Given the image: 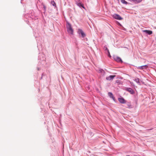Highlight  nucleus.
<instances>
[{"label":"nucleus","mask_w":156,"mask_h":156,"mask_svg":"<svg viewBox=\"0 0 156 156\" xmlns=\"http://www.w3.org/2000/svg\"><path fill=\"white\" fill-rule=\"evenodd\" d=\"M115 76V75H110L106 77V79L108 80H112Z\"/></svg>","instance_id":"39448f33"},{"label":"nucleus","mask_w":156,"mask_h":156,"mask_svg":"<svg viewBox=\"0 0 156 156\" xmlns=\"http://www.w3.org/2000/svg\"><path fill=\"white\" fill-rule=\"evenodd\" d=\"M108 49L107 48H105V50H107L108 51Z\"/></svg>","instance_id":"f3484780"},{"label":"nucleus","mask_w":156,"mask_h":156,"mask_svg":"<svg viewBox=\"0 0 156 156\" xmlns=\"http://www.w3.org/2000/svg\"><path fill=\"white\" fill-rule=\"evenodd\" d=\"M119 101L121 103L124 104L126 102V101L123 98H120L118 99Z\"/></svg>","instance_id":"20e7f679"},{"label":"nucleus","mask_w":156,"mask_h":156,"mask_svg":"<svg viewBox=\"0 0 156 156\" xmlns=\"http://www.w3.org/2000/svg\"><path fill=\"white\" fill-rule=\"evenodd\" d=\"M66 27L68 33L70 34H73V30L71 27V24L68 23L66 25Z\"/></svg>","instance_id":"f257e3e1"},{"label":"nucleus","mask_w":156,"mask_h":156,"mask_svg":"<svg viewBox=\"0 0 156 156\" xmlns=\"http://www.w3.org/2000/svg\"><path fill=\"white\" fill-rule=\"evenodd\" d=\"M143 32H144L146 33L151 35L152 34V31L150 30H143Z\"/></svg>","instance_id":"0eeeda50"},{"label":"nucleus","mask_w":156,"mask_h":156,"mask_svg":"<svg viewBox=\"0 0 156 156\" xmlns=\"http://www.w3.org/2000/svg\"><path fill=\"white\" fill-rule=\"evenodd\" d=\"M121 2L122 3L125 4H127V2H126L125 0H121Z\"/></svg>","instance_id":"ddd939ff"},{"label":"nucleus","mask_w":156,"mask_h":156,"mask_svg":"<svg viewBox=\"0 0 156 156\" xmlns=\"http://www.w3.org/2000/svg\"><path fill=\"white\" fill-rule=\"evenodd\" d=\"M113 16L117 20H121L122 19V18L119 15L117 14H114Z\"/></svg>","instance_id":"7ed1b4c3"},{"label":"nucleus","mask_w":156,"mask_h":156,"mask_svg":"<svg viewBox=\"0 0 156 156\" xmlns=\"http://www.w3.org/2000/svg\"><path fill=\"white\" fill-rule=\"evenodd\" d=\"M135 81L137 83H139L140 82L138 78H137V79H135Z\"/></svg>","instance_id":"4468645a"},{"label":"nucleus","mask_w":156,"mask_h":156,"mask_svg":"<svg viewBox=\"0 0 156 156\" xmlns=\"http://www.w3.org/2000/svg\"><path fill=\"white\" fill-rule=\"evenodd\" d=\"M147 65H144L138 67V68L139 69H146L147 67Z\"/></svg>","instance_id":"9b49d317"},{"label":"nucleus","mask_w":156,"mask_h":156,"mask_svg":"<svg viewBox=\"0 0 156 156\" xmlns=\"http://www.w3.org/2000/svg\"><path fill=\"white\" fill-rule=\"evenodd\" d=\"M126 156H130L129 155H126Z\"/></svg>","instance_id":"a211bd4d"},{"label":"nucleus","mask_w":156,"mask_h":156,"mask_svg":"<svg viewBox=\"0 0 156 156\" xmlns=\"http://www.w3.org/2000/svg\"><path fill=\"white\" fill-rule=\"evenodd\" d=\"M108 96L112 98L114 101H115V98L114 97L112 94L111 92H109L108 94Z\"/></svg>","instance_id":"1a4fd4ad"},{"label":"nucleus","mask_w":156,"mask_h":156,"mask_svg":"<svg viewBox=\"0 0 156 156\" xmlns=\"http://www.w3.org/2000/svg\"><path fill=\"white\" fill-rule=\"evenodd\" d=\"M114 59L116 61L119 62H122V61L121 59V58L118 56H115L114 57Z\"/></svg>","instance_id":"423d86ee"},{"label":"nucleus","mask_w":156,"mask_h":156,"mask_svg":"<svg viewBox=\"0 0 156 156\" xmlns=\"http://www.w3.org/2000/svg\"><path fill=\"white\" fill-rule=\"evenodd\" d=\"M108 56L110 57H111V56L110 55L109 52V50H108Z\"/></svg>","instance_id":"dca6fc26"},{"label":"nucleus","mask_w":156,"mask_h":156,"mask_svg":"<svg viewBox=\"0 0 156 156\" xmlns=\"http://www.w3.org/2000/svg\"><path fill=\"white\" fill-rule=\"evenodd\" d=\"M51 3L53 6H55V3L54 1L51 2Z\"/></svg>","instance_id":"2eb2a0df"},{"label":"nucleus","mask_w":156,"mask_h":156,"mask_svg":"<svg viewBox=\"0 0 156 156\" xmlns=\"http://www.w3.org/2000/svg\"><path fill=\"white\" fill-rule=\"evenodd\" d=\"M143 0H133L132 2L135 4H137L142 2Z\"/></svg>","instance_id":"9d476101"},{"label":"nucleus","mask_w":156,"mask_h":156,"mask_svg":"<svg viewBox=\"0 0 156 156\" xmlns=\"http://www.w3.org/2000/svg\"><path fill=\"white\" fill-rule=\"evenodd\" d=\"M77 32L79 34H81L82 37H84L86 34L83 31V30L81 29H79L78 30Z\"/></svg>","instance_id":"f03ea898"},{"label":"nucleus","mask_w":156,"mask_h":156,"mask_svg":"<svg viewBox=\"0 0 156 156\" xmlns=\"http://www.w3.org/2000/svg\"><path fill=\"white\" fill-rule=\"evenodd\" d=\"M76 4H77V5L79 6L80 7H82L83 8H84V7L83 6V5L82 4H81V3L80 2H76Z\"/></svg>","instance_id":"f8f14e48"},{"label":"nucleus","mask_w":156,"mask_h":156,"mask_svg":"<svg viewBox=\"0 0 156 156\" xmlns=\"http://www.w3.org/2000/svg\"><path fill=\"white\" fill-rule=\"evenodd\" d=\"M126 90L129 92L131 94H133L134 92L132 89L130 88H127Z\"/></svg>","instance_id":"6e6552de"}]
</instances>
